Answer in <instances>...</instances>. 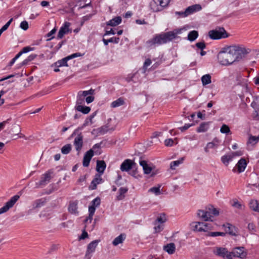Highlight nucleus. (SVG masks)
<instances>
[{
  "label": "nucleus",
  "mask_w": 259,
  "mask_h": 259,
  "mask_svg": "<svg viewBox=\"0 0 259 259\" xmlns=\"http://www.w3.org/2000/svg\"><path fill=\"white\" fill-rule=\"evenodd\" d=\"M232 206L239 209H244L245 206L240 203L237 199H235L232 200Z\"/></svg>",
  "instance_id": "72a5a7b5"
},
{
  "label": "nucleus",
  "mask_w": 259,
  "mask_h": 259,
  "mask_svg": "<svg viewBox=\"0 0 259 259\" xmlns=\"http://www.w3.org/2000/svg\"><path fill=\"white\" fill-rule=\"evenodd\" d=\"M79 92L84 97H85L89 95H93L95 93V90L91 89L89 91H80Z\"/></svg>",
  "instance_id": "c03bdc74"
},
{
  "label": "nucleus",
  "mask_w": 259,
  "mask_h": 259,
  "mask_svg": "<svg viewBox=\"0 0 259 259\" xmlns=\"http://www.w3.org/2000/svg\"><path fill=\"white\" fill-rule=\"evenodd\" d=\"M72 149V147L71 144H68L66 145H65L62 147L61 148V152L63 154H67L71 151Z\"/></svg>",
  "instance_id": "f704fd0d"
},
{
  "label": "nucleus",
  "mask_w": 259,
  "mask_h": 259,
  "mask_svg": "<svg viewBox=\"0 0 259 259\" xmlns=\"http://www.w3.org/2000/svg\"><path fill=\"white\" fill-rule=\"evenodd\" d=\"M151 64V60L150 59H146L144 65H143V69L146 70L148 66H149Z\"/></svg>",
  "instance_id": "6e6d98bb"
},
{
  "label": "nucleus",
  "mask_w": 259,
  "mask_h": 259,
  "mask_svg": "<svg viewBox=\"0 0 259 259\" xmlns=\"http://www.w3.org/2000/svg\"><path fill=\"white\" fill-rule=\"evenodd\" d=\"M226 235V233L220 232H210L208 234V236L212 237H216L218 236H224Z\"/></svg>",
  "instance_id": "a18cd8bd"
},
{
  "label": "nucleus",
  "mask_w": 259,
  "mask_h": 259,
  "mask_svg": "<svg viewBox=\"0 0 259 259\" xmlns=\"http://www.w3.org/2000/svg\"><path fill=\"white\" fill-rule=\"evenodd\" d=\"M68 209L69 212L71 214H77L78 213L77 210V202L73 201L70 202Z\"/></svg>",
  "instance_id": "aec40b11"
},
{
  "label": "nucleus",
  "mask_w": 259,
  "mask_h": 259,
  "mask_svg": "<svg viewBox=\"0 0 259 259\" xmlns=\"http://www.w3.org/2000/svg\"><path fill=\"white\" fill-rule=\"evenodd\" d=\"M128 188L127 187H121L119 190V194L117 196V199L120 200L123 199L125 196L124 194L127 192Z\"/></svg>",
  "instance_id": "cd10ccee"
},
{
  "label": "nucleus",
  "mask_w": 259,
  "mask_h": 259,
  "mask_svg": "<svg viewBox=\"0 0 259 259\" xmlns=\"http://www.w3.org/2000/svg\"><path fill=\"white\" fill-rule=\"evenodd\" d=\"M19 198L20 196L17 195L13 196L10 200L6 203L4 206L0 208V214L8 211L10 208L14 206Z\"/></svg>",
  "instance_id": "6e6552de"
},
{
  "label": "nucleus",
  "mask_w": 259,
  "mask_h": 259,
  "mask_svg": "<svg viewBox=\"0 0 259 259\" xmlns=\"http://www.w3.org/2000/svg\"><path fill=\"white\" fill-rule=\"evenodd\" d=\"M94 100V97L93 96H88L85 99V101L87 102V103H90L92 102Z\"/></svg>",
  "instance_id": "774afa93"
},
{
  "label": "nucleus",
  "mask_w": 259,
  "mask_h": 259,
  "mask_svg": "<svg viewBox=\"0 0 259 259\" xmlns=\"http://www.w3.org/2000/svg\"><path fill=\"white\" fill-rule=\"evenodd\" d=\"M101 175L96 174L94 179L92 180L91 185L89 186V188L90 190H95L97 189V186L102 182V179Z\"/></svg>",
  "instance_id": "2eb2a0df"
},
{
  "label": "nucleus",
  "mask_w": 259,
  "mask_h": 259,
  "mask_svg": "<svg viewBox=\"0 0 259 259\" xmlns=\"http://www.w3.org/2000/svg\"><path fill=\"white\" fill-rule=\"evenodd\" d=\"M194 224H195V225L193 226L194 231L198 232H206L208 230L211 229V227L207 223L203 222H196Z\"/></svg>",
  "instance_id": "f8f14e48"
},
{
  "label": "nucleus",
  "mask_w": 259,
  "mask_h": 259,
  "mask_svg": "<svg viewBox=\"0 0 259 259\" xmlns=\"http://www.w3.org/2000/svg\"><path fill=\"white\" fill-rule=\"evenodd\" d=\"M140 164L142 166L144 172L145 174H150L152 170V167L150 166L145 160H140Z\"/></svg>",
  "instance_id": "4be33fe9"
},
{
  "label": "nucleus",
  "mask_w": 259,
  "mask_h": 259,
  "mask_svg": "<svg viewBox=\"0 0 259 259\" xmlns=\"http://www.w3.org/2000/svg\"><path fill=\"white\" fill-rule=\"evenodd\" d=\"M243 155V153L241 151H238L236 152H232L231 155L232 156V158L235 156H239Z\"/></svg>",
  "instance_id": "052dcab7"
},
{
  "label": "nucleus",
  "mask_w": 259,
  "mask_h": 259,
  "mask_svg": "<svg viewBox=\"0 0 259 259\" xmlns=\"http://www.w3.org/2000/svg\"><path fill=\"white\" fill-rule=\"evenodd\" d=\"M119 37H111L110 39H106L105 38L103 39V41L105 45H108L109 42H113L115 44H117L119 42Z\"/></svg>",
  "instance_id": "c9c22d12"
},
{
  "label": "nucleus",
  "mask_w": 259,
  "mask_h": 259,
  "mask_svg": "<svg viewBox=\"0 0 259 259\" xmlns=\"http://www.w3.org/2000/svg\"><path fill=\"white\" fill-rule=\"evenodd\" d=\"M184 158H181L180 159L176 161H174L170 163V168L171 169H175L176 166H178L179 164L183 163Z\"/></svg>",
  "instance_id": "58836bf2"
},
{
  "label": "nucleus",
  "mask_w": 259,
  "mask_h": 259,
  "mask_svg": "<svg viewBox=\"0 0 259 259\" xmlns=\"http://www.w3.org/2000/svg\"><path fill=\"white\" fill-rule=\"evenodd\" d=\"M223 227L225 228V230L227 233L232 235H235V233L234 231L235 228L233 226L227 223L223 225Z\"/></svg>",
  "instance_id": "c85d7f7f"
},
{
  "label": "nucleus",
  "mask_w": 259,
  "mask_h": 259,
  "mask_svg": "<svg viewBox=\"0 0 259 259\" xmlns=\"http://www.w3.org/2000/svg\"><path fill=\"white\" fill-rule=\"evenodd\" d=\"M247 227L249 230L255 231V225L253 223H249Z\"/></svg>",
  "instance_id": "69168bd1"
},
{
  "label": "nucleus",
  "mask_w": 259,
  "mask_h": 259,
  "mask_svg": "<svg viewBox=\"0 0 259 259\" xmlns=\"http://www.w3.org/2000/svg\"><path fill=\"white\" fill-rule=\"evenodd\" d=\"M135 165L136 163L134 161L127 159L121 163L120 169L122 171H128L134 168Z\"/></svg>",
  "instance_id": "9b49d317"
},
{
  "label": "nucleus",
  "mask_w": 259,
  "mask_h": 259,
  "mask_svg": "<svg viewBox=\"0 0 259 259\" xmlns=\"http://www.w3.org/2000/svg\"><path fill=\"white\" fill-rule=\"evenodd\" d=\"M192 125V124H185L183 126L179 127V129L182 132H183L188 130L190 127Z\"/></svg>",
  "instance_id": "bf43d9fd"
},
{
  "label": "nucleus",
  "mask_w": 259,
  "mask_h": 259,
  "mask_svg": "<svg viewBox=\"0 0 259 259\" xmlns=\"http://www.w3.org/2000/svg\"><path fill=\"white\" fill-rule=\"evenodd\" d=\"M174 144V141L171 139H168L165 140L164 144L166 146H171Z\"/></svg>",
  "instance_id": "13d9d810"
},
{
  "label": "nucleus",
  "mask_w": 259,
  "mask_h": 259,
  "mask_svg": "<svg viewBox=\"0 0 259 259\" xmlns=\"http://www.w3.org/2000/svg\"><path fill=\"white\" fill-rule=\"evenodd\" d=\"M201 8H202L200 5L197 4L188 7L184 12V14L185 16H188L197 11L200 10Z\"/></svg>",
  "instance_id": "f3484780"
},
{
  "label": "nucleus",
  "mask_w": 259,
  "mask_h": 259,
  "mask_svg": "<svg viewBox=\"0 0 259 259\" xmlns=\"http://www.w3.org/2000/svg\"><path fill=\"white\" fill-rule=\"evenodd\" d=\"M214 253L224 259H231L230 252L228 251L226 248L217 247Z\"/></svg>",
  "instance_id": "9d476101"
},
{
  "label": "nucleus",
  "mask_w": 259,
  "mask_h": 259,
  "mask_svg": "<svg viewBox=\"0 0 259 259\" xmlns=\"http://www.w3.org/2000/svg\"><path fill=\"white\" fill-rule=\"evenodd\" d=\"M211 122H204L201 123L197 129L198 133H203L206 132L209 128Z\"/></svg>",
  "instance_id": "5701e85b"
},
{
  "label": "nucleus",
  "mask_w": 259,
  "mask_h": 259,
  "mask_svg": "<svg viewBox=\"0 0 259 259\" xmlns=\"http://www.w3.org/2000/svg\"><path fill=\"white\" fill-rule=\"evenodd\" d=\"M99 241L94 240L89 243L88 245L87 250L85 253V257L88 259H91V254L95 251V249L99 243Z\"/></svg>",
  "instance_id": "ddd939ff"
},
{
  "label": "nucleus",
  "mask_w": 259,
  "mask_h": 259,
  "mask_svg": "<svg viewBox=\"0 0 259 259\" xmlns=\"http://www.w3.org/2000/svg\"><path fill=\"white\" fill-rule=\"evenodd\" d=\"M195 45L198 48L201 50H203L206 48V45L204 41L197 42Z\"/></svg>",
  "instance_id": "5fc2aeb1"
},
{
  "label": "nucleus",
  "mask_w": 259,
  "mask_h": 259,
  "mask_svg": "<svg viewBox=\"0 0 259 259\" xmlns=\"http://www.w3.org/2000/svg\"><path fill=\"white\" fill-rule=\"evenodd\" d=\"M198 36V33L196 30L190 31L188 35V39L191 41H194Z\"/></svg>",
  "instance_id": "2f4dec72"
},
{
  "label": "nucleus",
  "mask_w": 259,
  "mask_h": 259,
  "mask_svg": "<svg viewBox=\"0 0 259 259\" xmlns=\"http://www.w3.org/2000/svg\"><path fill=\"white\" fill-rule=\"evenodd\" d=\"M253 118L255 120H259V108H256L253 113Z\"/></svg>",
  "instance_id": "4d7b16f0"
},
{
  "label": "nucleus",
  "mask_w": 259,
  "mask_h": 259,
  "mask_svg": "<svg viewBox=\"0 0 259 259\" xmlns=\"http://www.w3.org/2000/svg\"><path fill=\"white\" fill-rule=\"evenodd\" d=\"M219 62L223 65H229L235 62V59L231 53L230 47L224 48L218 55Z\"/></svg>",
  "instance_id": "f03ea898"
},
{
  "label": "nucleus",
  "mask_w": 259,
  "mask_h": 259,
  "mask_svg": "<svg viewBox=\"0 0 259 259\" xmlns=\"http://www.w3.org/2000/svg\"><path fill=\"white\" fill-rule=\"evenodd\" d=\"M121 18L119 16L116 17L107 22V25L111 26H116L121 22Z\"/></svg>",
  "instance_id": "b1692460"
},
{
  "label": "nucleus",
  "mask_w": 259,
  "mask_h": 259,
  "mask_svg": "<svg viewBox=\"0 0 259 259\" xmlns=\"http://www.w3.org/2000/svg\"><path fill=\"white\" fill-rule=\"evenodd\" d=\"M166 221V218L164 214H161L158 217L156 220V223H163Z\"/></svg>",
  "instance_id": "8fccbe9b"
},
{
  "label": "nucleus",
  "mask_w": 259,
  "mask_h": 259,
  "mask_svg": "<svg viewBox=\"0 0 259 259\" xmlns=\"http://www.w3.org/2000/svg\"><path fill=\"white\" fill-rule=\"evenodd\" d=\"M125 238V235L121 234L118 237H116L112 242L114 246H117L119 244L122 243Z\"/></svg>",
  "instance_id": "393cba45"
},
{
  "label": "nucleus",
  "mask_w": 259,
  "mask_h": 259,
  "mask_svg": "<svg viewBox=\"0 0 259 259\" xmlns=\"http://www.w3.org/2000/svg\"><path fill=\"white\" fill-rule=\"evenodd\" d=\"M235 61H239L244 58L249 53L248 50L240 46H230Z\"/></svg>",
  "instance_id": "20e7f679"
},
{
  "label": "nucleus",
  "mask_w": 259,
  "mask_h": 259,
  "mask_svg": "<svg viewBox=\"0 0 259 259\" xmlns=\"http://www.w3.org/2000/svg\"><path fill=\"white\" fill-rule=\"evenodd\" d=\"M33 48H31L30 47H26L23 48L22 51L18 53L17 54L20 57L22 54L27 53L29 51H33Z\"/></svg>",
  "instance_id": "79ce46f5"
},
{
  "label": "nucleus",
  "mask_w": 259,
  "mask_h": 259,
  "mask_svg": "<svg viewBox=\"0 0 259 259\" xmlns=\"http://www.w3.org/2000/svg\"><path fill=\"white\" fill-rule=\"evenodd\" d=\"M96 210V207L94 206L91 205L89 207V213L91 214H94L95 211Z\"/></svg>",
  "instance_id": "680f3d73"
},
{
  "label": "nucleus",
  "mask_w": 259,
  "mask_h": 259,
  "mask_svg": "<svg viewBox=\"0 0 259 259\" xmlns=\"http://www.w3.org/2000/svg\"><path fill=\"white\" fill-rule=\"evenodd\" d=\"M163 250L167 252L169 254H172L176 250V245L174 243L167 244L163 246Z\"/></svg>",
  "instance_id": "412c9836"
},
{
  "label": "nucleus",
  "mask_w": 259,
  "mask_h": 259,
  "mask_svg": "<svg viewBox=\"0 0 259 259\" xmlns=\"http://www.w3.org/2000/svg\"><path fill=\"white\" fill-rule=\"evenodd\" d=\"M259 141V135L257 137L250 136L249 138L247 144L255 145Z\"/></svg>",
  "instance_id": "e433bc0d"
},
{
  "label": "nucleus",
  "mask_w": 259,
  "mask_h": 259,
  "mask_svg": "<svg viewBox=\"0 0 259 259\" xmlns=\"http://www.w3.org/2000/svg\"><path fill=\"white\" fill-rule=\"evenodd\" d=\"M157 2L155 1L151 2L150 3V7L151 8V9L153 10L154 12H157L159 11L160 10L159 9V8L157 7Z\"/></svg>",
  "instance_id": "de8ad7c7"
},
{
  "label": "nucleus",
  "mask_w": 259,
  "mask_h": 259,
  "mask_svg": "<svg viewBox=\"0 0 259 259\" xmlns=\"http://www.w3.org/2000/svg\"><path fill=\"white\" fill-rule=\"evenodd\" d=\"M75 109L83 114H88L90 112L91 108L88 106H83L82 105H76L75 107Z\"/></svg>",
  "instance_id": "a878e982"
},
{
  "label": "nucleus",
  "mask_w": 259,
  "mask_h": 259,
  "mask_svg": "<svg viewBox=\"0 0 259 259\" xmlns=\"http://www.w3.org/2000/svg\"><path fill=\"white\" fill-rule=\"evenodd\" d=\"M94 155V151L92 149L88 151L84 155L82 164L84 167H88L90 161Z\"/></svg>",
  "instance_id": "4468645a"
},
{
  "label": "nucleus",
  "mask_w": 259,
  "mask_h": 259,
  "mask_svg": "<svg viewBox=\"0 0 259 259\" xmlns=\"http://www.w3.org/2000/svg\"><path fill=\"white\" fill-rule=\"evenodd\" d=\"M106 167V164L104 160H97L96 165V170L99 172V175H102Z\"/></svg>",
  "instance_id": "a211bd4d"
},
{
  "label": "nucleus",
  "mask_w": 259,
  "mask_h": 259,
  "mask_svg": "<svg viewBox=\"0 0 259 259\" xmlns=\"http://www.w3.org/2000/svg\"><path fill=\"white\" fill-rule=\"evenodd\" d=\"M70 23L67 22H65L64 25L62 26L58 33L57 37L59 39L62 38L65 34L67 33L69 31V27Z\"/></svg>",
  "instance_id": "dca6fc26"
},
{
  "label": "nucleus",
  "mask_w": 259,
  "mask_h": 259,
  "mask_svg": "<svg viewBox=\"0 0 259 259\" xmlns=\"http://www.w3.org/2000/svg\"><path fill=\"white\" fill-rule=\"evenodd\" d=\"M37 55L35 54H32L28 57V58L26 59V62H29L33 59H34L36 57Z\"/></svg>",
  "instance_id": "e2e57ef3"
},
{
  "label": "nucleus",
  "mask_w": 259,
  "mask_h": 259,
  "mask_svg": "<svg viewBox=\"0 0 259 259\" xmlns=\"http://www.w3.org/2000/svg\"><path fill=\"white\" fill-rule=\"evenodd\" d=\"M208 36L212 39H219L228 37V34L223 27H219L209 31Z\"/></svg>",
  "instance_id": "39448f33"
},
{
  "label": "nucleus",
  "mask_w": 259,
  "mask_h": 259,
  "mask_svg": "<svg viewBox=\"0 0 259 259\" xmlns=\"http://www.w3.org/2000/svg\"><path fill=\"white\" fill-rule=\"evenodd\" d=\"M53 171L50 170L44 174L41 177L40 181L36 183V187H42L48 184L52 178V175Z\"/></svg>",
  "instance_id": "1a4fd4ad"
},
{
  "label": "nucleus",
  "mask_w": 259,
  "mask_h": 259,
  "mask_svg": "<svg viewBox=\"0 0 259 259\" xmlns=\"http://www.w3.org/2000/svg\"><path fill=\"white\" fill-rule=\"evenodd\" d=\"M211 76L210 74H205L202 76L201 81L203 85H207L211 83Z\"/></svg>",
  "instance_id": "473e14b6"
},
{
  "label": "nucleus",
  "mask_w": 259,
  "mask_h": 259,
  "mask_svg": "<svg viewBox=\"0 0 259 259\" xmlns=\"http://www.w3.org/2000/svg\"><path fill=\"white\" fill-rule=\"evenodd\" d=\"M84 97L79 92L77 97L76 105H81L82 104L84 103Z\"/></svg>",
  "instance_id": "a19ab883"
},
{
  "label": "nucleus",
  "mask_w": 259,
  "mask_h": 259,
  "mask_svg": "<svg viewBox=\"0 0 259 259\" xmlns=\"http://www.w3.org/2000/svg\"><path fill=\"white\" fill-rule=\"evenodd\" d=\"M79 130H80L79 128L76 129L74 131V132L72 133V134L71 135V136L73 137L74 135L77 134V137H75L74 139V140L73 142V144H74V146H75L76 150L78 152H79L81 150V149H82V146H83V137L82 135L81 134V133H79V134L78 133Z\"/></svg>",
  "instance_id": "423d86ee"
},
{
  "label": "nucleus",
  "mask_w": 259,
  "mask_h": 259,
  "mask_svg": "<svg viewBox=\"0 0 259 259\" xmlns=\"http://www.w3.org/2000/svg\"><path fill=\"white\" fill-rule=\"evenodd\" d=\"M149 191L154 193L156 195H159L160 194V187H152L149 189Z\"/></svg>",
  "instance_id": "3c124183"
},
{
  "label": "nucleus",
  "mask_w": 259,
  "mask_h": 259,
  "mask_svg": "<svg viewBox=\"0 0 259 259\" xmlns=\"http://www.w3.org/2000/svg\"><path fill=\"white\" fill-rule=\"evenodd\" d=\"M45 200H43L42 199L37 200L33 203V207H40L45 204Z\"/></svg>",
  "instance_id": "ea45409f"
},
{
  "label": "nucleus",
  "mask_w": 259,
  "mask_h": 259,
  "mask_svg": "<svg viewBox=\"0 0 259 259\" xmlns=\"http://www.w3.org/2000/svg\"><path fill=\"white\" fill-rule=\"evenodd\" d=\"M182 29H175L171 31L156 34L152 39L146 41L148 47H152L154 45H160L171 41L177 37V35L181 33Z\"/></svg>",
  "instance_id": "f257e3e1"
},
{
  "label": "nucleus",
  "mask_w": 259,
  "mask_h": 259,
  "mask_svg": "<svg viewBox=\"0 0 259 259\" xmlns=\"http://www.w3.org/2000/svg\"><path fill=\"white\" fill-rule=\"evenodd\" d=\"M249 207L254 211L257 212L259 210V203L256 200H251L249 203Z\"/></svg>",
  "instance_id": "bb28decb"
},
{
  "label": "nucleus",
  "mask_w": 259,
  "mask_h": 259,
  "mask_svg": "<svg viewBox=\"0 0 259 259\" xmlns=\"http://www.w3.org/2000/svg\"><path fill=\"white\" fill-rule=\"evenodd\" d=\"M247 165V163L244 158L240 159L237 164L236 165V167L237 168V171L239 173L243 172Z\"/></svg>",
  "instance_id": "6ab92c4d"
},
{
  "label": "nucleus",
  "mask_w": 259,
  "mask_h": 259,
  "mask_svg": "<svg viewBox=\"0 0 259 259\" xmlns=\"http://www.w3.org/2000/svg\"><path fill=\"white\" fill-rule=\"evenodd\" d=\"M13 18H11L9 21L5 24L1 28V29L2 30V31H4L5 30H6L8 27H9L10 25L11 24V23H12V22L13 21Z\"/></svg>",
  "instance_id": "864d4df0"
},
{
  "label": "nucleus",
  "mask_w": 259,
  "mask_h": 259,
  "mask_svg": "<svg viewBox=\"0 0 259 259\" xmlns=\"http://www.w3.org/2000/svg\"><path fill=\"white\" fill-rule=\"evenodd\" d=\"M231 259L234 257H238L241 259H245L246 257L247 253L243 247H237L234 248L230 252Z\"/></svg>",
  "instance_id": "0eeeda50"
},
{
  "label": "nucleus",
  "mask_w": 259,
  "mask_h": 259,
  "mask_svg": "<svg viewBox=\"0 0 259 259\" xmlns=\"http://www.w3.org/2000/svg\"><path fill=\"white\" fill-rule=\"evenodd\" d=\"M220 131L222 133L228 134L230 132V130L228 125L223 124L221 128Z\"/></svg>",
  "instance_id": "37998d69"
},
{
  "label": "nucleus",
  "mask_w": 259,
  "mask_h": 259,
  "mask_svg": "<svg viewBox=\"0 0 259 259\" xmlns=\"http://www.w3.org/2000/svg\"><path fill=\"white\" fill-rule=\"evenodd\" d=\"M170 0H157V2L158 3L161 7H164L168 5Z\"/></svg>",
  "instance_id": "09e8293b"
},
{
  "label": "nucleus",
  "mask_w": 259,
  "mask_h": 259,
  "mask_svg": "<svg viewBox=\"0 0 259 259\" xmlns=\"http://www.w3.org/2000/svg\"><path fill=\"white\" fill-rule=\"evenodd\" d=\"M70 60L69 58H68V56L60 60H59L58 61H57L56 63H55V65L59 67H61V66H68V65H67V61Z\"/></svg>",
  "instance_id": "7c9ffc66"
},
{
  "label": "nucleus",
  "mask_w": 259,
  "mask_h": 259,
  "mask_svg": "<svg viewBox=\"0 0 259 259\" xmlns=\"http://www.w3.org/2000/svg\"><path fill=\"white\" fill-rule=\"evenodd\" d=\"M125 102L124 99L122 98H119L117 99L116 100L112 102L111 106L113 108H116L119 107L120 106L123 105L124 104Z\"/></svg>",
  "instance_id": "c756f323"
},
{
  "label": "nucleus",
  "mask_w": 259,
  "mask_h": 259,
  "mask_svg": "<svg viewBox=\"0 0 259 259\" xmlns=\"http://www.w3.org/2000/svg\"><path fill=\"white\" fill-rule=\"evenodd\" d=\"M232 159V156L230 155H226L222 157L221 160L222 162L227 165L229 161Z\"/></svg>",
  "instance_id": "4c0bfd02"
},
{
  "label": "nucleus",
  "mask_w": 259,
  "mask_h": 259,
  "mask_svg": "<svg viewBox=\"0 0 259 259\" xmlns=\"http://www.w3.org/2000/svg\"><path fill=\"white\" fill-rule=\"evenodd\" d=\"M219 210L214 208L212 205H208L203 210H199L198 215L204 221H211L213 215H218Z\"/></svg>",
  "instance_id": "7ed1b4c3"
},
{
  "label": "nucleus",
  "mask_w": 259,
  "mask_h": 259,
  "mask_svg": "<svg viewBox=\"0 0 259 259\" xmlns=\"http://www.w3.org/2000/svg\"><path fill=\"white\" fill-rule=\"evenodd\" d=\"M100 198L99 197H97L91 202V205L95 206V207L96 208V207H98V206L100 205Z\"/></svg>",
  "instance_id": "49530a36"
},
{
  "label": "nucleus",
  "mask_w": 259,
  "mask_h": 259,
  "mask_svg": "<svg viewBox=\"0 0 259 259\" xmlns=\"http://www.w3.org/2000/svg\"><path fill=\"white\" fill-rule=\"evenodd\" d=\"M20 27L21 29L26 30L28 29L29 26L28 23L26 21H22L20 24Z\"/></svg>",
  "instance_id": "603ef678"
},
{
  "label": "nucleus",
  "mask_w": 259,
  "mask_h": 259,
  "mask_svg": "<svg viewBox=\"0 0 259 259\" xmlns=\"http://www.w3.org/2000/svg\"><path fill=\"white\" fill-rule=\"evenodd\" d=\"M81 56V55L80 53H76L73 54L70 56H68V58H69V59H71L74 58L75 57H79Z\"/></svg>",
  "instance_id": "338daca9"
},
{
  "label": "nucleus",
  "mask_w": 259,
  "mask_h": 259,
  "mask_svg": "<svg viewBox=\"0 0 259 259\" xmlns=\"http://www.w3.org/2000/svg\"><path fill=\"white\" fill-rule=\"evenodd\" d=\"M162 229V226L160 225H158L154 227L155 231L156 233L160 232Z\"/></svg>",
  "instance_id": "0e129e2a"
}]
</instances>
